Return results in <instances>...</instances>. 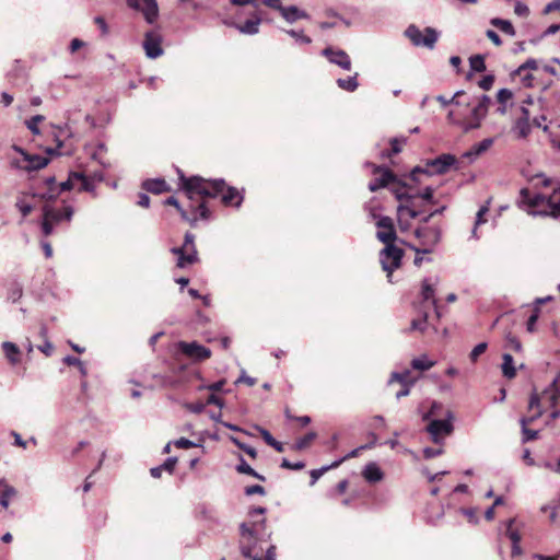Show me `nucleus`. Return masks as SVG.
<instances>
[{"label": "nucleus", "instance_id": "nucleus-1", "mask_svg": "<svg viewBox=\"0 0 560 560\" xmlns=\"http://www.w3.org/2000/svg\"><path fill=\"white\" fill-rule=\"evenodd\" d=\"M177 173L179 187L187 199L199 198L207 200L208 203L209 199L220 196L223 206L235 208H238L244 200L242 192L235 187L228 186L223 179H206L201 176L187 177L179 168H177Z\"/></svg>", "mask_w": 560, "mask_h": 560}, {"label": "nucleus", "instance_id": "nucleus-2", "mask_svg": "<svg viewBox=\"0 0 560 560\" xmlns=\"http://www.w3.org/2000/svg\"><path fill=\"white\" fill-rule=\"evenodd\" d=\"M560 392L556 388L555 383L550 388L544 390L541 395L534 393L530 396L528 408L534 412L533 415L523 417L520 420L523 433V443L538 439V431L528 429V425L540 418L547 408L552 409L550 413L551 419H557L560 417V408H558Z\"/></svg>", "mask_w": 560, "mask_h": 560}, {"label": "nucleus", "instance_id": "nucleus-3", "mask_svg": "<svg viewBox=\"0 0 560 560\" xmlns=\"http://www.w3.org/2000/svg\"><path fill=\"white\" fill-rule=\"evenodd\" d=\"M393 194L399 201L397 207V220L401 232L408 231L410 220L417 219L427 211V203L422 202L419 196L415 195L408 184H401L400 187L393 188Z\"/></svg>", "mask_w": 560, "mask_h": 560}, {"label": "nucleus", "instance_id": "nucleus-4", "mask_svg": "<svg viewBox=\"0 0 560 560\" xmlns=\"http://www.w3.org/2000/svg\"><path fill=\"white\" fill-rule=\"evenodd\" d=\"M520 203L529 208L528 213L542 217H551L560 220V182L553 187L550 196L536 194L532 196L528 188L520 191Z\"/></svg>", "mask_w": 560, "mask_h": 560}, {"label": "nucleus", "instance_id": "nucleus-5", "mask_svg": "<svg viewBox=\"0 0 560 560\" xmlns=\"http://www.w3.org/2000/svg\"><path fill=\"white\" fill-rule=\"evenodd\" d=\"M188 200V209L183 208L179 201L173 196L165 200V205L175 207L180 213L182 219L188 222L191 226H195L199 219L208 220L211 218V210L209 206H207V200H201L199 198Z\"/></svg>", "mask_w": 560, "mask_h": 560}, {"label": "nucleus", "instance_id": "nucleus-6", "mask_svg": "<svg viewBox=\"0 0 560 560\" xmlns=\"http://www.w3.org/2000/svg\"><path fill=\"white\" fill-rule=\"evenodd\" d=\"M266 527V520L244 522L240 526L241 541L240 548L241 553L245 558H252L256 542L262 538V530Z\"/></svg>", "mask_w": 560, "mask_h": 560}, {"label": "nucleus", "instance_id": "nucleus-7", "mask_svg": "<svg viewBox=\"0 0 560 560\" xmlns=\"http://www.w3.org/2000/svg\"><path fill=\"white\" fill-rule=\"evenodd\" d=\"M455 162L456 159L454 155L442 154L434 160L428 161L425 168L420 166L415 167L409 175V179L413 183H421V175L431 176L433 174H444L455 164Z\"/></svg>", "mask_w": 560, "mask_h": 560}, {"label": "nucleus", "instance_id": "nucleus-8", "mask_svg": "<svg viewBox=\"0 0 560 560\" xmlns=\"http://www.w3.org/2000/svg\"><path fill=\"white\" fill-rule=\"evenodd\" d=\"M171 253L177 256L176 267L178 268H186L199 261L195 235L190 232L185 234L183 245L173 247Z\"/></svg>", "mask_w": 560, "mask_h": 560}, {"label": "nucleus", "instance_id": "nucleus-9", "mask_svg": "<svg viewBox=\"0 0 560 560\" xmlns=\"http://www.w3.org/2000/svg\"><path fill=\"white\" fill-rule=\"evenodd\" d=\"M370 165L372 166V173L375 176L369 183L370 191L375 192L385 187H389L393 191V188L400 187L401 184H407L406 182L398 179L395 173L389 168L375 164Z\"/></svg>", "mask_w": 560, "mask_h": 560}, {"label": "nucleus", "instance_id": "nucleus-10", "mask_svg": "<svg viewBox=\"0 0 560 560\" xmlns=\"http://www.w3.org/2000/svg\"><path fill=\"white\" fill-rule=\"evenodd\" d=\"M404 257V250L397 247L394 243L386 244L380 253V262L382 269L386 272V277L392 282L393 272L398 269L401 265Z\"/></svg>", "mask_w": 560, "mask_h": 560}, {"label": "nucleus", "instance_id": "nucleus-11", "mask_svg": "<svg viewBox=\"0 0 560 560\" xmlns=\"http://www.w3.org/2000/svg\"><path fill=\"white\" fill-rule=\"evenodd\" d=\"M405 35L412 43V45L417 47H427L429 49H433L439 39V33L436 30L432 27H425L423 31H421L415 24H411L406 28Z\"/></svg>", "mask_w": 560, "mask_h": 560}, {"label": "nucleus", "instance_id": "nucleus-12", "mask_svg": "<svg viewBox=\"0 0 560 560\" xmlns=\"http://www.w3.org/2000/svg\"><path fill=\"white\" fill-rule=\"evenodd\" d=\"M415 231L413 235L416 240L418 241L417 246L424 247V248H431L433 250V247L439 243L441 232L439 228L435 226H427V223H420Z\"/></svg>", "mask_w": 560, "mask_h": 560}, {"label": "nucleus", "instance_id": "nucleus-13", "mask_svg": "<svg viewBox=\"0 0 560 560\" xmlns=\"http://www.w3.org/2000/svg\"><path fill=\"white\" fill-rule=\"evenodd\" d=\"M530 114L525 106H520L515 113V119L512 126V131L518 139H525L532 132Z\"/></svg>", "mask_w": 560, "mask_h": 560}, {"label": "nucleus", "instance_id": "nucleus-14", "mask_svg": "<svg viewBox=\"0 0 560 560\" xmlns=\"http://www.w3.org/2000/svg\"><path fill=\"white\" fill-rule=\"evenodd\" d=\"M178 349L183 354L196 361H205L211 357V350L196 341H180Z\"/></svg>", "mask_w": 560, "mask_h": 560}, {"label": "nucleus", "instance_id": "nucleus-15", "mask_svg": "<svg viewBox=\"0 0 560 560\" xmlns=\"http://www.w3.org/2000/svg\"><path fill=\"white\" fill-rule=\"evenodd\" d=\"M377 233L376 237L382 243L393 244L397 241L396 230L393 223V220L389 217H382L377 223Z\"/></svg>", "mask_w": 560, "mask_h": 560}, {"label": "nucleus", "instance_id": "nucleus-16", "mask_svg": "<svg viewBox=\"0 0 560 560\" xmlns=\"http://www.w3.org/2000/svg\"><path fill=\"white\" fill-rule=\"evenodd\" d=\"M322 55L326 57L329 62L339 66L343 70H351L352 62L350 56L345 50L328 46L323 49Z\"/></svg>", "mask_w": 560, "mask_h": 560}, {"label": "nucleus", "instance_id": "nucleus-17", "mask_svg": "<svg viewBox=\"0 0 560 560\" xmlns=\"http://www.w3.org/2000/svg\"><path fill=\"white\" fill-rule=\"evenodd\" d=\"M130 8L141 10L148 23H153L158 18V4L155 0H127Z\"/></svg>", "mask_w": 560, "mask_h": 560}, {"label": "nucleus", "instance_id": "nucleus-18", "mask_svg": "<svg viewBox=\"0 0 560 560\" xmlns=\"http://www.w3.org/2000/svg\"><path fill=\"white\" fill-rule=\"evenodd\" d=\"M73 215V208L70 206H66L62 209H55L51 207H44L43 217L48 219L55 225L59 224L61 221H71Z\"/></svg>", "mask_w": 560, "mask_h": 560}, {"label": "nucleus", "instance_id": "nucleus-19", "mask_svg": "<svg viewBox=\"0 0 560 560\" xmlns=\"http://www.w3.org/2000/svg\"><path fill=\"white\" fill-rule=\"evenodd\" d=\"M490 104L491 98L487 95H482L478 105L475 106L471 110V119L467 124L466 129H475L480 127V121L488 113Z\"/></svg>", "mask_w": 560, "mask_h": 560}, {"label": "nucleus", "instance_id": "nucleus-20", "mask_svg": "<svg viewBox=\"0 0 560 560\" xmlns=\"http://www.w3.org/2000/svg\"><path fill=\"white\" fill-rule=\"evenodd\" d=\"M145 54L149 58H158L162 55L161 38L153 33H147L143 42Z\"/></svg>", "mask_w": 560, "mask_h": 560}, {"label": "nucleus", "instance_id": "nucleus-21", "mask_svg": "<svg viewBox=\"0 0 560 560\" xmlns=\"http://www.w3.org/2000/svg\"><path fill=\"white\" fill-rule=\"evenodd\" d=\"M428 431L436 441L442 435L450 434L453 431V424L450 420H432L428 425Z\"/></svg>", "mask_w": 560, "mask_h": 560}, {"label": "nucleus", "instance_id": "nucleus-22", "mask_svg": "<svg viewBox=\"0 0 560 560\" xmlns=\"http://www.w3.org/2000/svg\"><path fill=\"white\" fill-rule=\"evenodd\" d=\"M142 188L151 194L159 195L171 191L168 184L162 178L147 179L142 183Z\"/></svg>", "mask_w": 560, "mask_h": 560}, {"label": "nucleus", "instance_id": "nucleus-23", "mask_svg": "<svg viewBox=\"0 0 560 560\" xmlns=\"http://www.w3.org/2000/svg\"><path fill=\"white\" fill-rule=\"evenodd\" d=\"M417 380L418 377L413 376L409 370H405L392 373L388 384L398 383L400 385L413 386Z\"/></svg>", "mask_w": 560, "mask_h": 560}, {"label": "nucleus", "instance_id": "nucleus-24", "mask_svg": "<svg viewBox=\"0 0 560 560\" xmlns=\"http://www.w3.org/2000/svg\"><path fill=\"white\" fill-rule=\"evenodd\" d=\"M362 476L368 482L375 483L383 480L384 472L375 463H370L364 467Z\"/></svg>", "mask_w": 560, "mask_h": 560}, {"label": "nucleus", "instance_id": "nucleus-25", "mask_svg": "<svg viewBox=\"0 0 560 560\" xmlns=\"http://www.w3.org/2000/svg\"><path fill=\"white\" fill-rule=\"evenodd\" d=\"M2 350H3L5 358L12 365H15L21 361V352H20L19 347L15 343L10 342V341L3 342Z\"/></svg>", "mask_w": 560, "mask_h": 560}, {"label": "nucleus", "instance_id": "nucleus-26", "mask_svg": "<svg viewBox=\"0 0 560 560\" xmlns=\"http://www.w3.org/2000/svg\"><path fill=\"white\" fill-rule=\"evenodd\" d=\"M24 161L26 162V165L24 166L27 171H37L43 167H45L49 160L46 156L42 155H25Z\"/></svg>", "mask_w": 560, "mask_h": 560}, {"label": "nucleus", "instance_id": "nucleus-27", "mask_svg": "<svg viewBox=\"0 0 560 560\" xmlns=\"http://www.w3.org/2000/svg\"><path fill=\"white\" fill-rule=\"evenodd\" d=\"M282 18L288 22H294L299 19H306L307 14L304 11L299 10L295 5L283 7L280 12Z\"/></svg>", "mask_w": 560, "mask_h": 560}, {"label": "nucleus", "instance_id": "nucleus-28", "mask_svg": "<svg viewBox=\"0 0 560 560\" xmlns=\"http://www.w3.org/2000/svg\"><path fill=\"white\" fill-rule=\"evenodd\" d=\"M434 288L431 285V283L424 279L422 281V290H421V295H422V300H423V304L425 306H435V298H434Z\"/></svg>", "mask_w": 560, "mask_h": 560}, {"label": "nucleus", "instance_id": "nucleus-29", "mask_svg": "<svg viewBox=\"0 0 560 560\" xmlns=\"http://www.w3.org/2000/svg\"><path fill=\"white\" fill-rule=\"evenodd\" d=\"M260 22H261L260 18L256 16L255 20H247L243 24L234 23L233 25L243 34L254 35L259 32Z\"/></svg>", "mask_w": 560, "mask_h": 560}, {"label": "nucleus", "instance_id": "nucleus-30", "mask_svg": "<svg viewBox=\"0 0 560 560\" xmlns=\"http://www.w3.org/2000/svg\"><path fill=\"white\" fill-rule=\"evenodd\" d=\"M502 374L504 377L512 380L516 376V369L514 366L513 357L510 353L502 355Z\"/></svg>", "mask_w": 560, "mask_h": 560}, {"label": "nucleus", "instance_id": "nucleus-31", "mask_svg": "<svg viewBox=\"0 0 560 560\" xmlns=\"http://www.w3.org/2000/svg\"><path fill=\"white\" fill-rule=\"evenodd\" d=\"M493 144L492 138H486L479 143H476L471 147V149L468 151V156H479L482 153L487 152Z\"/></svg>", "mask_w": 560, "mask_h": 560}, {"label": "nucleus", "instance_id": "nucleus-32", "mask_svg": "<svg viewBox=\"0 0 560 560\" xmlns=\"http://www.w3.org/2000/svg\"><path fill=\"white\" fill-rule=\"evenodd\" d=\"M45 184L47 186V192H45L42 198L47 201H54L59 196V191H56L58 188V185L56 183V178L54 176L47 177L45 179Z\"/></svg>", "mask_w": 560, "mask_h": 560}, {"label": "nucleus", "instance_id": "nucleus-33", "mask_svg": "<svg viewBox=\"0 0 560 560\" xmlns=\"http://www.w3.org/2000/svg\"><path fill=\"white\" fill-rule=\"evenodd\" d=\"M72 178H77V184H80L78 189L79 191H94V184L84 174L79 172H72Z\"/></svg>", "mask_w": 560, "mask_h": 560}, {"label": "nucleus", "instance_id": "nucleus-34", "mask_svg": "<svg viewBox=\"0 0 560 560\" xmlns=\"http://www.w3.org/2000/svg\"><path fill=\"white\" fill-rule=\"evenodd\" d=\"M401 244H405L406 246H408L409 248L413 249L416 252V257L413 259V264L415 266L417 267H420L422 261H423V254H430L432 253V249L431 248H424V247H420V246H417L416 244H411V243H407L405 241H399Z\"/></svg>", "mask_w": 560, "mask_h": 560}, {"label": "nucleus", "instance_id": "nucleus-35", "mask_svg": "<svg viewBox=\"0 0 560 560\" xmlns=\"http://www.w3.org/2000/svg\"><path fill=\"white\" fill-rule=\"evenodd\" d=\"M490 23L493 26L498 27L504 34H508L510 36H514L515 35V28L512 25V23L510 21H508V20H503V19H500V18H494V19L491 20Z\"/></svg>", "mask_w": 560, "mask_h": 560}, {"label": "nucleus", "instance_id": "nucleus-36", "mask_svg": "<svg viewBox=\"0 0 560 560\" xmlns=\"http://www.w3.org/2000/svg\"><path fill=\"white\" fill-rule=\"evenodd\" d=\"M435 364L434 361H431L427 358V355H422L421 358H416L411 361V368L413 370H418L420 372H424L433 368Z\"/></svg>", "mask_w": 560, "mask_h": 560}, {"label": "nucleus", "instance_id": "nucleus-37", "mask_svg": "<svg viewBox=\"0 0 560 560\" xmlns=\"http://www.w3.org/2000/svg\"><path fill=\"white\" fill-rule=\"evenodd\" d=\"M357 78H358V73H355L353 77H349L347 79H338L337 85L345 91L353 92L359 86Z\"/></svg>", "mask_w": 560, "mask_h": 560}, {"label": "nucleus", "instance_id": "nucleus-38", "mask_svg": "<svg viewBox=\"0 0 560 560\" xmlns=\"http://www.w3.org/2000/svg\"><path fill=\"white\" fill-rule=\"evenodd\" d=\"M0 492H1L0 504L4 509H7L9 506V500L16 494V491L13 487L7 485L3 481Z\"/></svg>", "mask_w": 560, "mask_h": 560}, {"label": "nucleus", "instance_id": "nucleus-39", "mask_svg": "<svg viewBox=\"0 0 560 560\" xmlns=\"http://www.w3.org/2000/svg\"><path fill=\"white\" fill-rule=\"evenodd\" d=\"M236 470L240 472V474H245V475H248V476H252L256 479H259L261 481L265 480V477L259 475L257 471H255L245 460L243 457L240 458V464L237 465L236 467Z\"/></svg>", "mask_w": 560, "mask_h": 560}, {"label": "nucleus", "instance_id": "nucleus-40", "mask_svg": "<svg viewBox=\"0 0 560 560\" xmlns=\"http://www.w3.org/2000/svg\"><path fill=\"white\" fill-rule=\"evenodd\" d=\"M317 434L315 432H308L304 436L296 440L294 444V450L302 451L307 448L316 439Z\"/></svg>", "mask_w": 560, "mask_h": 560}, {"label": "nucleus", "instance_id": "nucleus-41", "mask_svg": "<svg viewBox=\"0 0 560 560\" xmlns=\"http://www.w3.org/2000/svg\"><path fill=\"white\" fill-rule=\"evenodd\" d=\"M406 142L405 139L394 138L390 140V150L382 152L383 158H390L394 154H398L402 150V144Z\"/></svg>", "mask_w": 560, "mask_h": 560}, {"label": "nucleus", "instance_id": "nucleus-42", "mask_svg": "<svg viewBox=\"0 0 560 560\" xmlns=\"http://www.w3.org/2000/svg\"><path fill=\"white\" fill-rule=\"evenodd\" d=\"M513 522H514V520H510L509 521V525H508V529H506V535L509 536V538L513 542L512 553L513 555H517L520 552V548H518L517 544L521 540V535L516 530L512 529Z\"/></svg>", "mask_w": 560, "mask_h": 560}, {"label": "nucleus", "instance_id": "nucleus-43", "mask_svg": "<svg viewBox=\"0 0 560 560\" xmlns=\"http://www.w3.org/2000/svg\"><path fill=\"white\" fill-rule=\"evenodd\" d=\"M504 347L514 352L522 351V343H521L520 339L516 336L512 335L511 332H509L505 336V346Z\"/></svg>", "mask_w": 560, "mask_h": 560}, {"label": "nucleus", "instance_id": "nucleus-44", "mask_svg": "<svg viewBox=\"0 0 560 560\" xmlns=\"http://www.w3.org/2000/svg\"><path fill=\"white\" fill-rule=\"evenodd\" d=\"M40 336L45 339L44 345L38 346V350L42 351L45 355L49 357L54 351V346L50 341L47 340V328L42 326Z\"/></svg>", "mask_w": 560, "mask_h": 560}, {"label": "nucleus", "instance_id": "nucleus-45", "mask_svg": "<svg viewBox=\"0 0 560 560\" xmlns=\"http://www.w3.org/2000/svg\"><path fill=\"white\" fill-rule=\"evenodd\" d=\"M470 68L476 72H483L486 70L485 58L481 55H476L469 59Z\"/></svg>", "mask_w": 560, "mask_h": 560}, {"label": "nucleus", "instance_id": "nucleus-46", "mask_svg": "<svg viewBox=\"0 0 560 560\" xmlns=\"http://www.w3.org/2000/svg\"><path fill=\"white\" fill-rule=\"evenodd\" d=\"M45 117L43 115H35L31 119L26 120V126L31 130L33 135H39L38 124L44 121Z\"/></svg>", "mask_w": 560, "mask_h": 560}, {"label": "nucleus", "instance_id": "nucleus-47", "mask_svg": "<svg viewBox=\"0 0 560 560\" xmlns=\"http://www.w3.org/2000/svg\"><path fill=\"white\" fill-rule=\"evenodd\" d=\"M415 195L419 196L420 200L427 205H435V201L433 199L434 189L431 186H427L421 194L413 192Z\"/></svg>", "mask_w": 560, "mask_h": 560}, {"label": "nucleus", "instance_id": "nucleus-48", "mask_svg": "<svg viewBox=\"0 0 560 560\" xmlns=\"http://www.w3.org/2000/svg\"><path fill=\"white\" fill-rule=\"evenodd\" d=\"M428 324V314L424 313L421 318H416L411 320L410 330H417L423 332L427 329Z\"/></svg>", "mask_w": 560, "mask_h": 560}, {"label": "nucleus", "instance_id": "nucleus-49", "mask_svg": "<svg viewBox=\"0 0 560 560\" xmlns=\"http://www.w3.org/2000/svg\"><path fill=\"white\" fill-rule=\"evenodd\" d=\"M23 294L22 287L18 282H13L9 289L8 299L12 302H16L21 299Z\"/></svg>", "mask_w": 560, "mask_h": 560}, {"label": "nucleus", "instance_id": "nucleus-50", "mask_svg": "<svg viewBox=\"0 0 560 560\" xmlns=\"http://www.w3.org/2000/svg\"><path fill=\"white\" fill-rule=\"evenodd\" d=\"M15 207L20 210L22 213L23 219L30 215L34 209V207L31 203L25 202L23 199H18L15 202Z\"/></svg>", "mask_w": 560, "mask_h": 560}, {"label": "nucleus", "instance_id": "nucleus-51", "mask_svg": "<svg viewBox=\"0 0 560 560\" xmlns=\"http://www.w3.org/2000/svg\"><path fill=\"white\" fill-rule=\"evenodd\" d=\"M488 345L486 342L478 343L470 352L469 359L471 362H476L478 358L486 352Z\"/></svg>", "mask_w": 560, "mask_h": 560}, {"label": "nucleus", "instance_id": "nucleus-52", "mask_svg": "<svg viewBox=\"0 0 560 560\" xmlns=\"http://www.w3.org/2000/svg\"><path fill=\"white\" fill-rule=\"evenodd\" d=\"M232 441L240 450L245 452L253 459L257 457V451L253 446L242 443L237 439H233Z\"/></svg>", "mask_w": 560, "mask_h": 560}, {"label": "nucleus", "instance_id": "nucleus-53", "mask_svg": "<svg viewBox=\"0 0 560 560\" xmlns=\"http://www.w3.org/2000/svg\"><path fill=\"white\" fill-rule=\"evenodd\" d=\"M513 97V93L509 89H501L497 94L499 105L508 104Z\"/></svg>", "mask_w": 560, "mask_h": 560}, {"label": "nucleus", "instance_id": "nucleus-54", "mask_svg": "<svg viewBox=\"0 0 560 560\" xmlns=\"http://www.w3.org/2000/svg\"><path fill=\"white\" fill-rule=\"evenodd\" d=\"M75 184L77 178H72V173H70L68 179L60 183L56 191H59L60 195L62 191L71 190L75 186Z\"/></svg>", "mask_w": 560, "mask_h": 560}, {"label": "nucleus", "instance_id": "nucleus-55", "mask_svg": "<svg viewBox=\"0 0 560 560\" xmlns=\"http://www.w3.org/2000/svg\"><path fill=\"white\" fill-rule=\"evenodd\" d=\"M368 446L365 445H362V446H359L357 448H354L353 451H351L349 454H347L346 456H343L342 458H340L339 460H336L334 462L330 467H338L342 462L347 460V459H350V458H353V457H357L360 452L362 450H365Z\"/></svg>", "mask_w": 560, "mask_h": 560}, {"label": "nucleus", "instance_id": "nucleus-56", "mask_svg": "<svg viewBox=\"0 0 560 560\" xmlns=\"http://www.w3.org/2000/svg\"><path fill=\"white\" fill-rule=\"evenodd\" d=\"M460 512L464 514V516L467 518V521L471 524H477L478 518V510L474 508L469 509H462Z\"/></svg>", "mask_w": 560, "mask_h": 560}, {"label": "nucleus", "instance_id": "nucleus-57", "mask_svg": "<svg viewBox=\"0 0 560 560\" xmlns=\"http://www.w3.org/2000/svg\"><path fill=\"white\" fill-rule=\"evenodd\" d=\"M539 312H540L539 306H536L534 308V311H533V314L527 319V324L526 325H527V330L529 332L535 331V324L538 320Z\"/></svg>", "mask_w": 560, "mask_h": 560}, {"label": "nucleus", "instance_id": "nucleus-58", "mask_svg": "<svg viewBox=\"0 0 560 560\" xmlns=\"http://www.w3.org/2000/svg\"><path fill=\"white\" fill-rule=\"evenodd\" d=\"M256 429L258 430L260 436L266 442V444H268L270 446L276 443V439L271 435V433L268 430H266L261 427H256Z\"/></svg>", "mask_w": 560, "mask_h": 560}, {"label": "nucleus", "instance_id": "nucleus-59", "mask_svg": "<svg viewBox=\"0 0 560 560\" xmlns=\"http://www.w3.org/2000/svg\"><path fill=\"white\" fill-rule=\"evenodd\" d=\"M287 33L290 36L294 37L296 40H300L303 44H311L312 43L311 37L304 35L303 32H298V31H294V30H289V31H287Z\"/></svg>", "mask_w": 560, "mask_h": 560}, {"label": "nucleus", "instance_id": "nucleus-60", "mask_svg": "<svg viewBox=\"0 0 560 560\" xmlns=\"http://www.w3.org/2000/svg\"><path fill=\"white\" fill-rule=\"evenodd\" d=\"M304 463L298 462V463H291L287 458L282 459L281 467L285 469H292V470H301L304 468Z\"/></svg>", "mask_w": 560, "mask_h": 560}, {"label": "nucleus", "instance_id": "nucleus-61", "mask_svg": "<svg viewBox=\"0 0 560 560\" xmlns=\"http://www.w3.org/2000/svg\"><path fill=\"white\" fill-rule=\"evenodd\" d=\"M266 493L265 488L260 485H253L245 488L246 495L261 494Z\"/></svg>", "mask_w": 560, "mask_h": 560}, {"label": "nucleus", "instance_id": "nucleus-62", "mask_svg": "<svg viewBox=\"0 0 560 560\" xmlns=\"http://www.w3.org/2000/svg\"><path fill=\"white\" fill-rule=\"evenodd\" d=\"M493 82H494V77L493 75H485L480 81H479V86L485 90V91H488L492 88L493 85Z\"/></svg>", "mask_w": 560, "mask_h": 560}, {"label": "nucleus", "instance_id": "nucleus-63", "mask_svg": "<svg viewBox=\"0 0 560 560\" xmlns=\"http://www.w3.org/2000/svg\"><path fill=\"white\" fill-rule=\"evenodd\" d=\"M54 226L55 224L51 223L48 219H46L45 217H43V221H42V231H43V234L45 236H49L52 234V231H54Z\"/></svg>", "mask_w": 560, "mask_h": 560}, {"label": "nucleus", "instance_id": "nucleus-64", "mask_svg": "<svg viewBox=\"0 0 560 560\" xmlns=\"http://www.w3.org/2000/svg\"><path fill=\"white\" fill-rule=\"evenodd\" d=\"M174 445L177 447V448H185V450H188V448H191L195 446V443L191 442L190 440L186 439V438H180L178 440H176L174 442Z\"/></svg>", "mask_w": 560, "mask_h": 560}]
</instances>
